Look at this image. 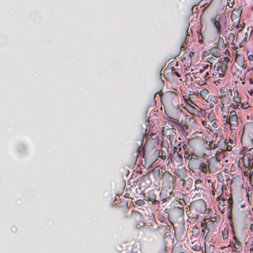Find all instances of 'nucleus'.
Returning <instances> with one entry per match:
<instances>
[{"label":"nucleus","instance_id":"1","mask_svg":"<svg viewBox=\"0 0 253 253\" xmlns=\"http://www.w3.org/2000/svg\"><path fill=\"white\" fill-rule=\"evenodd\" d=\"M193 136L192 138L188 140L186 144L182 145L185 159H188L190 156H196L197 147L204 142L202 132L197 131L193 134Z\"/></svg>","mask_w":253,"mask_h":253},{"label":"nucleus","instance_id":"2","mask_svg":"<svg viewBox=\"0 0 253 253\" xmlns=\"http://www.w3.org/2000/svg\"><path fill=\"white\" fill-rule=\"evenodd\" d=\"M220 113L222 122L224 126H228L230 130L236 129L238 126V117L235 111H229V108L225 106H220Z\"/></svg>","mask_w":253,"mask_h":253},{"label":"nucleus","instance_id":"3","mask_svg":"<svg viewBox=\"0 0 253 253\" xmlns=\"http://www.w3.org/2000/svg\"><path fill=\"white\" fill-rule=\"evenodd\" d=\"M207 204L202 199L193 201L190 203L189 213L186 211L188 217L190 218H197L200 213H205L207 210Z\"/></svg>","mask_w":253,"mask_h":253},{"label":"nucleus","instance_id":"4","mask_svg":"<svg viewBox=\"0 0 253 253\" xmlns=\"http://www.w3.org/2000/svg\"><path fill=\"white\" fill-rule=\"evenodd\" d=\"M204 222L201 224L203 228L201 235L205 237V241H209L212 235L216 232V225L213 220L210 218H204Z\"/></svg>","mask_w":253,"mask_h":253},{"label":"nucleus","instance_id":"5","mask_svg":"<svg viewBox=\"0 0 253 253\" xmlns=\"http://www.w3.org/2000/svg\"><path fill=\"white\" fill-rule=\"evenodd\" d=\"M161 178L162 180V187H165L166 188H174V178L169 171L165 170L163 172L162 171Z\"/></svg>","mask_w":253,"mask_h":253},{"label":"nucleus","instance_id":"6","mask_svg":"<svg viewBox=\"0 0 253 253\" xmlns=\"http://www.w3.org/2000/svg\"><path fill=\"white\" fill-rule=\"evenodd\" d=\"M168 210L169 215L174 218H178L184 215L183 206L178 201H176L175 205L171 207Z\"/></svg>","mask_w":253,"mask_h":253},{"label":"nucleus","instance_id":"7","mask_svg":"<svg viewBox=\"0 0 253 253\" xmlns=\"http://www.w3.org/2000/svg\"><path fill=\"white\" fill-rule=\"evenodd\" d=\"M208 170L210 173H214L221 167L220 160L215 156L210 158L208 161Z\"/></svg>","mask_w":253,"mask_h":253},{"label":"nucleus","instance_id":"8","mask_svg":"<svg viewBox=\"0 0 253 253\" xmlns=\"http://www.w3.org/2000/svg\"><path fill=\"white\" fill-rule=\"evenodd\" d=\"M202 160L195 158H191L189 159L188 167L193 172L199 173L201 171Z\"/></svg>","mask_w":253,"mask_h":253},{"label":"nucleus","instance_id":"9","mask_svg":"<svg viewBox=\"0 0 253 253\" xmlns=\"http://www.w3.org/2000/svg\"><path fill=\"white\" fill-rule=\"evenodd\" d=\"M225 187L224 184L216 183V182L212 183L211 184V195L213 198L216 197V198L221 197L223 194V188Z\"/></svg>","mask_w":253,"mask_h":253},{"label":"nucleus","instance_id":"10","mask_svg":"<svg viewBox=\"0 0 253 253\" xmlns=\"http://www.w3.org/2000/svg\"><path fill=\"white\" fill-rule=\"evenodd\" d=\"M174 97L176 95L172 92H167L161 95V101L164 106H169L172 105Z\"/></svg>","mask_w":253,"mask_h":253},{"label":"nucleus","instance_id":"11","mask_svg":"<svg viewBox=\"0 0 253 253\" xmlns=\"http://www.w3.org/2000/svg\"><path fill=\"white\" fill-rule=\"evenodd\" d=\"M235 62L237 64L240 69H237V73L234 72L233 73L234 74L238 75L242 73V71L246 68V66L245 64V58L244 56L240 54H236V56L235 59Z\"/></svg>","mask_w":253,"mask_h":253},{"label":"nucleus","instance_id":"12","mask_svg":"<svg viewBox=\"0 0 253 253\" xmlns=\"http://www.w3.org/2000/svg\"><path fill=\"white\" fill-rule=\"evenodd\" d=\"M171 123V127L166 126L163 128V135L167 137L169 139L176 136V128L174 127L173 125Z\"/></svg>","mask_w":253,"mask_h":253},{"label":"nucleus","instance_id":"13","mask_svg":"<svg viewBox=\"0 0 253 253\" xmlns=\"http://www.w3.org/2000/svg\"><path fill=\"white\" fill-rule=\"evenodd\" d=\"M243 135L247 136L253 140V123H246L243 126Z\"/></svg>","mask_w":253,"mask_h":253},{"label":"nucleus","instance_id":"14","mask_svg":"<svg viewBox=\"0 0 253 253\" xmlns=\"http://www.w3.org/2000/svg\"><path fill=\"white\" fill-rule=\"evenodd\" d=\"M173 188L165 187H162V189L160 193V197L162 200L167 201V200L170 198L173 192Z\"/></svg>","mask_w":253,"mask_h":253},{"label":"nucleus","instance_id":"15","mask_svg":"<svg viewBox=\"0 0 253 253\" xmlns=\"http://www.w3.org/2000/svg\"><path fill=\"white\" fill-rule=\"evenodd\" d=\"M244 27L242 29L239 30L236 35V41L239 42H247L249 38V35L248 32H245L243 30Z\"/></svg>","mask_w":253,"mask_h":253},{"label":"nucleus","instance_id":"16","mask_svg":"<svg viewBox=\"0 0 253 253\" xmlns=\"http://www.w3.org/2000/svg\"><path fill=\"white\" fill-rule=\"evenodd\" d=\"M169 118L173 120L169 121L168 123L169 125H171V123L174 125L176 128V129H177L179 131L182 132L184 131L183 126L178 123L179 118L177 115H174L172 117H169Z\"/></svg>","mask_w":253,"mask_h":253},{"label":"nucleus","instance_id":"17","mask_svg":"<svg viewBox=\"0 0 253 253\" xmlns=\"http://www.w3.org/2000/svg\"><path fill=\"white\" fill-rule=\"evenodd\" d=\"M151 183L150 178L148 176H145L141 179L139 183V186L140 188L147 189L150 187Z\"/></svg>","mask_w":253,"mask_h":253},{"label":"nucleus","instance_id":"18","mask_svg":"<svg viewBox=\"0 0 253 253\" xmlns=\"http://www.w3.org/2000/svg\"><path fill=\"white\" fill-rule=\"evenodd\" d=\"M146 201H150L153 204H156L157 202V196L154 190L149 191L145 195Z\"/></svg>","mask_w":253,"mask_h":253},{"label":"nucleus","instance_id":"19","mask_svg":"<svg viewBox=\"0 0 253 253\" xmlns=\"http://www.w3.org/2000/svg\"><path fill=\"white\" fill-rule=\"evenodd\" d=\"M228 63L222 62L220 63H215L214 65V68L216 69L217 71L220 72L222 73H225L227 69Z\"/></svg>","mask_w":253,"mask_h":253},{"label":"nucleus","instance_id":"20","mask_svg":"<svg viewBox=\"0 0 253 253\" xmlns=\"http://www.w3.org/2000/svg\"><path fill=\"white\" fill-rule=\"evenodd\" d=\"M216 201L218 202V207L221 213L225 212L224 206L226 204V200H225L223 198L219 197L216 198Z\"/></svg>","mask_w":253,"mask_h":253},{"label":"nucleus","instance_id":"21","mask_svg":"<svg viewBox=\"0 0 253 253\" xmlns=\"http://www.w3.org/2000/svg\"><path fill=\"white\" fill-rule=\"evenodd\" d=\"M169 153V152H166V151H163L161 150V151L159 149H156L153 154L155 156H158L159 157L161 158L162 160H164L166 159L167 156Z\"/></svg>","mask_w":253,"mask_h":253},{"label":"nucleus","instance_id":"22","mask_svg":"<svg viewBox=\"0 0 253 253\" xmlns=\"http://www.w3.org/2000/svg\"><path fill=\"white\" fill-rule=\"evenodd\" d=\"M184 108L192 115H196L198 113V110L190 104H186Z\"/></svg>","mask_w":253,"mask_h":253},{"label":"nucleus","instance_id":"23","mask_svg":"<svg viewBox=\"0 0 253 253\" xmlns=\"http://www.w3.org/2000/svg\"><path fill=\"white\" fill-rule=\"evenodd\" d=\"M231 96H233V101L236 104L241 103V98L239 96V93L237 89H233L232 92H231Z\"/></svg>","mask_w":253,"mask_h":253},{"label":"nucleus","instance_id":"24","mask_svg":"<svg viewBox=\"0 0 253 253\" xmlns=\"http://www.w3.org/2000/svg\"><path fill=\"white\" fill-rule=\"evenodd\" d=\"M181 150V147H179L178 149H174V151L172 153L171 156V160H177V161L182 160V157L179 155V151H180Z\"/></svg>","mask_w":253,"mask_h":253},{"label":"nucleus","instance_id":"25","mask_svg":"<svg viewBox=\"0 0 253 253\" xmlns=\"http://www.w3.org/2000/svg\"><path fill=\"white\" fill-rule=\"evenodd\" d=\"M190 248L194 251H200L202 249L200 242L198 240L192 242L190 244Z\"/></svg>","mask_w":253,"mask_h":253},{"label":"nucleus","instance_id":"26","mask_svg":"<svg viewBox=\"0 0 253 253\" xmlns=\"http://www.w3.org/2000/svg\"><path fill=\"white\" fill-rule=\"evenodd\" d=\"M231 102V98L229 96L225 95H222L221 97L220 100V106H225V105H229Z\"/></svg>","mask_w":253,"mask_h":253},{"label":"nucleus","instance_id":"27","mask_svg":"<svg viewBox=\"0 0 253 253\" xmlns=\"http://www.w3.org/2000/svg\"><path fill=\"white\" fill-rule=\"evenodd\" d=\"M202 80H198L195 81L196 83L200 85H204L206 84V81L209 78V74L208 72H206L205 74H203L202 76Z\"/></svg>","mask_w":253,"mask_h":253},{"label":"nucleus","instance_id":"28","mask_svg":"<svg viewBox=\"0 0 253 253\" xmlns=\"http://www.w3.org/2000/svg\"><path fill=\"white\" fill-rule=\"evenodd\" d=\"M170 145L175 149H178V147H179L181 145V142L177 141L176 137L169 138V139Z\"/></svg>","mask_w":253,"mask_h":253},{"label":"nucleus","instance_id":"29","mask_svg":"<svg viewBox=\"0 0 253 253\" xmlns=\"http://www.w3.org/2000/svg\"><path fill=\"white\" fill-rule=\"evenodd\" d=\"M209 51L212 55L215 57H219L221 55V53L218 50L217 47H212Z\"/></svg>","mask_w":253,"mask_h":253},{"label":"nucleus","instance_id":"30","mask_svg":"<svg viewBox=\"0 0 253 253\" xmlns=\"http://www.w3.org/2000/svg\"><path fill=\"white\" fill-rule=\"evenodd\" d=\"M202 189V181L200 179H196L194 182L195 191H199Z\"/></svg>","mask_w":253,"mask_h":253},{"label":"nucleus","instance_id":"31","mask_svg":"<svg viewBox=\"0 0 253 253\" xmlns=\"http://www.w3.org/2000/svg\"><path fill=\"white\" fill-rule=\"evenodd\" d=\"M226 46V43L224 42V40L223 38L219 37L217 43V47L219 49H224Z\"/></svg>","mask_w":253,"mask_h":253},{"label":"nucleus","instance_id":"32","mask_svg":"<svg viewBox=\"0 0 253 253\" xmlns=\"http://www.w3.org/2000/svg\"><path fill=\"white\" fill-rule=\"evenodd\" d=\"M216 177L218 181L219 182L218 183L223 184L224 178L227 180L228 178V176L226 174L223 175V174L221 172H219L216 174Z\"/></svg>","mask_w":253,"mask_h":253},{"label":"nucleus","instance_id":"33","mask_svg":"<svg viewBox=\"0 0 253 253\" xmlns=\"http://www.w3.org/2000/svg\"><path fill=\"white\" fill-rule=\"evenodd\" d=\"M227 211L228 212H231L233 208V199L232 197H229L226 201Z\"/></svg>","mask_w":253,"mask_h":253},{"label":"nucleus","instance_id":"34","mask_svg":"<svg viewBox=\"0 0 253 253\" xmlns=\"http://www.w3.org/2000/svg\"><path fill=\"white\" fill-rule=\"evenodd\" d=\"M207 119L208 121L210 122H213L214 121L216 120L215 115L213 111H211L209 113Z\"/></svg>","mask_w":253,"mask_h":253},{"label":"nucleus","instance_id":"35","mask_svg":"<svg viewBox=\"0 0 253 253\" xmlns=\"http://www.w3.org/2000/svg\"><path fill=\"white\" fill-rule=\"evenodd\" d=\"M229 234L228 227L226 226L224 227L223 230L222 231V239L223 240H226L227 239Z\"/></svg>","mask_w":253,"mask_h":253},{"label":"nucleus","instance_id":"36","mask_svg":"<svg viewBox=\"0 0 253 253\" xmlns=\"http://www.w3.org/2000/svg\"><path fill=\"white\" fill-rule=\"evenodd\" d=\"M192 235L195 237H197L198 236L199 234V230L197 226L195 225L192 227Z\"/></svg>","mask_w":253,"mask_h":253},{"label":"nucleus","instance_id":"37","mask_svg":"<svg viewBox=\"0 0 253 253\" xmlns=\"http://www.w3.org/2000/svg\"><path fill=\"white\" fill-rule=\"evenodd\" d=\"M213 24L216 28V32L218 34H220L221 32V26L220 23L218 21H213Z\"/></svg>","mask_w":253,"mask_h":253},{"label":"nucleus","instance_id":"38","mask_svg":"<svg viewBox=\"0 0 253 253\" xmlns=\"http://www.w3.org/2000/svg\"><path fill=\"white\" fill-rule=\"evenodd\" d=\"M161 150L169 152V144L167 143L163 142L161 143Z\"/></svg>","mask_w":253,"mask_h":253},{"label":"nucleus","instance_id":"39","mask_svg":"<svg viewBox=\"0 0 253 253\" xmlns=\"http://www.w3.org/2000/svg\"><path fill=\"white\" fill-rule=\"evenodd\" d=\"M192 74L193 75V77L194 79H197V80L202 79V75L201 74H200V72H197L195 73H193Z\"/></svg>","mask_w":253,"mask_h":253},{"label":"nucleus","instance_id":"40","mask_svg":"<svg viewBox=\"0 0 253 253\" xmlns=\"http://www.w3.org/2000/svg\"><path fill=\"white\" fill-rule=\"evenodd\" d=\"M202 125L206 128H208L210 131H211V126L210 125H207V123L205 120L201 121Z\"/></svg>","mask_w":253,"mask_h":253},{"label":"nucleus","instance_id":"41","mask_svg":"<svg viewBox=\"0 0 253 253\" xmlns=\"http://www.w3.org/2000/svg\"><path fill=\"white\" fill-rule=\"evenodd\" d=\"M133 203L135 204V205L140 206H142L145 204L144 201L142 200H137L133 202Z\"/></svg>","mask_w":253,"mask_h":253},{"label":"nucleus","instance_id":"42","mask_svg":"<svg viewBox=\"0 0 253 253\" xmlns=\"http://www.w3.org/2000/svg\"><path fill=\"white\" fill-rule=\"evenodd\" d=\"M201 170L204 173H206L207 172V168L206 165L204 163L202 162V165L201 168Z\"/></svg>","mask_w":253,"mask_h":253},{"label":"nucleus","instance_id":"43","mask_svg":"<svg viewBox=\"0 0 253 253\" xmlns=\"http://www.w3.org/2000/svg\"><path fill=\"white\" fill-rule=\"evenodd\" d=\"M214 84L216 85H223L224 84V81L222 79H218L213 82Z\"/></svg>","mask_w":253,"mask_h":253},{"label":"nucleus","instance_id":"44","mask_svg":"<svg viewBox=\"0 0 253 253\" xmlns=\"http://www.w3.org/2000/svg\"><path fill=\"white\" fill-rule=\"evenodd\" d=\"M209 93V91L207 89H202L200 91V95L201 96L203 97V96H207Z\"/></svg>","mask_w":253,"mask_h":253},{"label":"nucleus","instance_id":"45","mask_svg":"<svg viewBox=\"0 0 253 253\" xmlns=\"http://www.w3.org/2000/svg\"><path fill=\"white\" fill-rule=\"evenodd\" d=\"M234 4V0H227V6L232 7Z\"/></svg>","mask_w":253,"mask_h":253},{"label":"nucleus","instance_id":"46","mask_svg":"<svg viewBox=\"0 0 253 253\" xmlns=\"http://www.w3.org/2000/svg\"><path fill=\"white\" fill-rule=\"evenodd\" d=\"M220 143H224L225 144V140L224 139V138H221L218 141V142L216 144V146H215V144H214V148L215 147H218V145L220 144Z\"/></svg>","mask_w":253,"mask_h":253},{"label":"nucleus","instance_id":"47","mask_svg":"<svg viewBox=\"0 0 253 253\" xmlns=\"http://www.w3.org/2000/svg\"><path fill=\"white\" fill-rule=\"evenodd\" d=\"M210 218H212V219H214V220L213 221H214V223L215 222L218 223L220 221V217H219V216H218L217 215H216L215 216H214V217H211Z\"/></svg>","mask_w":253,"mask_h":253},{"label":"nucleus","instance_id":"48","mask_svg":"<svg viewBox=\"0 0 253 253\" xmlns=\"http://www.w3.org/2000/svg\"><path fill=\"white\" fill-rule=\"evenodd\" d=\"M240 104H241V108L243 109H247L249 107V106L248 105V103L247 102L241 103Z\"/></svg>","mask_w":253,"mask_h":253},{"label":"nucleus","instance_id":"49","mask_svg":"<svg viewBox=\"0 0 253 253\" xmlns=\"http://www.w3.org/2000/svg\"><path fill=\"white\" fill-rule=\"evenodd\" d=\"M218 125H219V122H218V121H215L212 124V126L214 128H217L218 127Z\"/></svg>","mask_w":253,"mask_h":253},{"label":"nucleus","instance_id":"50","mask_svg":"<svg viewBox=\"0 0 253 253\" xmlns=\"http://www.w3.org/2000/svg\"><path fill=\"white\" fill-rule=\"evenodd\" d=\"M223 61L224 63H228L229 62V58L228 56H225L223 59Z\"/></svg>","mask_w":253,"mask_h":253},{"label":"nucleus","instance_id":"51","mask_svg":"<svg viewBox=\"0 0 253 253\" xmlns=\"http://www.w3.org/2000/svg\"><path fill=\"white\" fill-rule=\"evenodd\" d=\"M207 67H208V65H207L206 67L203 66V69H200L199 70V71H198V72H200V74H201L202 75H203V73H204L205 69L207 68Z\"/></svg>","mask_w":253,"mask_h":253},{"label":"nucleus","instance_id":"52","mask_svg":"<svg viewBox=\"0 0 253 253\" xmlns=\"http://www.w3.org/2000/svg\"><path fill=\"white\" fill-rule=\"evenodd\" d=\"M128 191V189H126V193H125V198H131L130 197V194L129 193H127V192Z\"/></svg>","mask_w":253,"mask_h":253},{"label":"nucleus","instance_id":"53","mask_svg":"<svg viewBox=\"0 0 253 253\" xmlns=\"http://www.w3.org/2000/svg\"><path fill=\"white\" fill-rule=\"evenodd\" d=\"M188 122H191L192 124H195L196 123V121L193 118H189L188 120Z\"/></svg>","mask_w":253,"mask_h":253},{"label":"nucleus","instance_id":"54","mask_svg":"<svg viewBox=\"0 0 253 253\" xmlns=\"http://www.w3.org/2000/svg\"><path fill=\"white\" fill-rule=\"evenodd\" d=\"M248 60L250 61H253V54H249L248 56Z\"/></svg>","mask_w":253,"mask_h":253},{"label":"nucleus","instance_id":"55","mask_svg":"<svg viewBox=\"0 0 253 253\" xmlns=\"http://www.w3.org/2000/svg\"><path fill=\"white\" fill-rule=\"evenodd\" d=\"M136 215L139 218H141L142 217V214L139 212H136Z\"/></svg>","mask_w":253,"mask_h":253},{"label":"nucleus","instance_id":"56","mask_svg":"<svg viewBox=\"0 0 253 253\" xmlns=\"http://www.w3.org/2000/svg\"><path fill=\"white\" fill-rule=\"evenodd\" d=\"M232 211H231V212H228V217L229 219H231L232 218Z\"/></svg>","mask_w":253,"mask_h":253},{"label":"nucleus","instance_id":"57","mask_svg":"<svg viewBox=\"0 0 253 253\" xmlns=\"http://www.w3.org/2000/svg\"><path fill=\"white\" fill-rule=\"evenodd\" d=\"M224 54L225 55H226V56H228L230 55V52L228 49H226L224 52Z\"/></svg>","mask_w":253,"mask_h":253},{"label":"nucleus","instance_id":"58","mask_svg":"<svg viewBox=\"0 0 253 253\" xmlns=\"http://www.w3.org/2000/svg\"><path fill=\"white\" fill-rule=\"evenodd\" d=\"M228 39H234V34L231 33L229 34V37H228Z\"/></svg>","mask_w":253,"mask_h":253},{"label":"nucleus","instance_id":"59","mask_svg":"<svg viewBox=\"0 0 253 253\" xmlns=\"http://www.w3.org/2000/svg\"><path fill=\"white\" fill-rule=\"evenodd\" d=\"M174 74L178 78L180 77L181 76V75L178 72L174 71Z\"/></svg>","mask_w":253,"mask_h":253},{"label":"nucleus","instance_id":"60","mask_svg":"<svg viewBox=\"0 0 253 253\" xmlns=\"http://www.w3.org/2000/svg\"><path fill=\"white\" fill-rule=\"evenodd\" d=\"M222 62H223V59L221 58H219L217 62H216V63H220L221 64Z\"/></svg>","mask_w":253,"mask_h":253},{"label":"nucleus","instance_id":"61","mask_svg":"<svg viewBox=\"0 0 253 253\" xmlns=\"http://www.w3.org/2000/svg\"><path fill=\"white\" fill-rule=\"evenodd\" d=\"M224 73L221 72V73H219L218 74V77H220V78H223V77H224V75H225Z\"/></svg>","mask_w":253,"mask_h":253},{"label":"nucleus","instance_id":"62","mask_svg":"<svg viewBox=\"0 0 253 253\" xmlns=\"http://www.w3.org/2000/svg\"><path fill=\"white\" fill-rule=\"evenodd\" d=\"M213 59L212 57H209L208 59H207V61L210 63H211V64H212V63L211 62V61Z\"/></svg>","mask_w":253,"mask_h":253},{"label":"nucleus","instance_id":"63","mask_svg":"<svg viewBox=\"0 0 253 253\" xmlns=\"http://www.w3.org/2000/svg\"><path fill=\"white\" fill-rule=\"evenodd\" d=\"M226 149H227V150H228V151H231V149H232V147L230 146L227 145V147H226Z\"/></svg>","mask_w":253,"mask_h":253},{"label":"nucleus","instance_id":"64","mask_svg":"<svg viewBox=\"0 0 253 253\" xmlns=\"http://www.w3.org/2000/svg\"><path fill=\"white\" fill-rule=\"evenodd\" d=\"M250 229L252 231H253V224H251Z\"/></svg>","mask_w":253,"mask_h":253}]
</instances>
